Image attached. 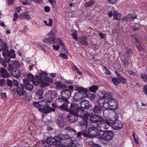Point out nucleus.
<instances>
[{
    "label": "nucleus",
    "instance_id": "f257e3e1",
    "mask_svg": "<svg viewBox=\"0 0 147 147\" xmlns=\"http://www.w3.org/2000/svg\"><path fill=\"white\" fill-rule=\"evenodd\" d=\"M76 90L78 92L75 93L74 97L76 98L77 96H78V99L79 100L87 97L90 100L92 101L95 98L96 95L94 94L90 93L87 94L89 92V90L87 88L77 87L76 88Z\"/></svg>",
    "mask_w": 147,
    "mask_h": 147
},
{
    "label": "nucleus",
    "instance_id": "f03ea898",
    "mask_svg": "<svg viewBox=\"0 0 147 147\" xmlns=\"http://www.w3.org/2000/svg\"><path fill=\"white\" fill-rule=\"evenodd\" d=\"M103 97L107 98V108L109 107L111 110H117L118 108V103L117 101L112 96L111 92H105Z\"/></svg>",
    "mask_w": 147,
    "mask_h": 147
},
{
    "label": "nucleus",
    "instance_id": "7ed1b4c3",
    "mask_svg": "<svg viewBox=\"0 0 147 147\" xmlns=\"http://www.w3.org/2000/svg\"><path fill=\"white\" fill-rule=\"evenodd\" d=\"M97 127L92 125H89L88 130L85 131L83 132V135L84 136L89 138H96L97 136H98L100 135L98 132Z\"/></svg>",
    "mask_w": 147,
    "mask_h": 147
},
{
    "label": "nucleus",
    "instance_id": "20e7f679",
    "mask_svg": "<svg viewBox=\"0 0 147 147\" xmlns=\"http://www.w3.org/2000/svg\"><path fill=\"white\" fill-rule=\"evenodd\" d=\"M113 115L110 118V121H113V123L112 127L115 130H118L121 129L123 126V123L121 121L118 120L119 117L118 113L115 111L113 112Z\"/></svg>",
    "mask_w": 147,
    "mask_h": 147
},
{
    "label": "nucleus",
    "instance_id": "39448f33",
    "mask_svg": "<svg viewBox=\"0 0 147 147\" xmlns=\"http://www.w3.org/2000/svg\"><path fill=\"white\" fill-rule=\"evenodd\" d=\"M78 96L76 98L74 97V105L76 109L80 108L83 109H88L90 107L89 102L88 100H85L81 101L82 99H78Z\"/></svg>",
    "mask_w": 147,
    "mask_h": 147
},
{
    "label": "nucleus",
    "instance_id": "423d86ee",
    "mask_svg": "<svg viewBox=\"0 0 147 147\" xmlns=\"http://www.w3.org/2000/svg\"><path fill=\"white\" fill-rule=\"evenodd\" d=\"M69 137L67 134H60L59 136H55V139L57 140V142L64 144L65 146H63L60 144L59 146L60 147H72V146L68 144L67 143V141H70L69 139Z\"/></svg>",
    "mask_w": 147,
    "mask_h": 147
},
{
    "label": "nucleus",
    "instance_id": "0eeeda50",
    "mask_svg": "<svg viewBox=\"0 0 147 147\" xmlns=\"http://www.w3.org/2000/svg\"><path fill=\"white\" fill-rule=\"evenodd\" d=\"M84 110L82 109L78 108L76 109L74 105V121L78 119V117L83 119H86L88 121L89 115L88 113H85Z\"/></svg>",
    "mask_w": 147,
    "mask_h": 147
},
{
    "label": "nucleus",
    "instance_id": "6e6552de",
    "mask_svg": "<svg viewBox=\"0 0 147 147\" xmlns=\"http://www.w3.org/2000/svg\"><path fill=\"white\" fill-rule=\"evenodd\" d=\"M27 78L28 80L31 82L34 85L36 86L42 81L40 77L36 76L34 78L33 75L31 74H29L28 75Z\"/></svg>",
    "mask_w": 147,
    "mask_h": 147
},
{
    "label": "nucleus",
    "instance_id": "1a4fd4ad",
    "mask_svg": "<svg viewBox=\"0 0 147 147\" xmlns=\"http://www.w3.org/2000/svg\"><path fill=\"white\" fill-rule=\"evenodd\" d=\"M48 38H45L43 40L44 43H49L51 44H59L61 42L59 38L54 36H49Z\"/></svg>",
    "mask_w": 147,
    "mask_h": 147
},
{
    "label": "nucleus",
    "instance_id": "9d476101",
    "mask_svg": "<svg viewBox=\"0 0 147 147\" xmlns=\"http://www.w3.org/2000/svg\"><path fill=\"white\" fill-rule=\"evenodd\" d=\"M90 119V122L93 123L99 124L104 121V119L102 116L96 114L91 115Z\"/></svg>",
    "mask_w": 147,
    "mask_h": 147
},
{
    "label": "nucleus",
    "instance_id": "9b49d317",
    "mask_svg": "<svg viewBox=\"0 0 147 147\" xmlns=\"http://www.w3.org/2000/svg\"><path fill=\"white\" fill-rule=\"evenodd\" d=\"M106 92L103 91L102 94L103 95L102 96H100L101 98L98 99L97 100V103L98 106L102 107L106 109L107 108V98L103 97L104 94Z\"/></svg>",
    "mask_w": 147,
    "mask_h": 147
},
{
    "label": "nucleus",
    "instance_id": "f8f14e48",
    "mask_svg": "<svg viewBox=\"0 0 147 147\" xmlns=\"http://www.w3.org/2000/svg\"><path fill=\"white\" fill-rule=\"evenodd\" d=\"M88 124V121L84 119H82L78 124L80 129L82 131V135L83 132H84L87 130Z\"/></svg>",
    "mask_w": 147,
    "mask_h": 147
},
{
    "label": "nucleus",
    "instance_id": "ddd939ff",
    "mask_svg": "<svg viewBox=\"0 0 147 147\" xmlns=\"http://www.w3.org/2000/svg\"><path fill=\"white\" fill-rule=\"evenodd\" d=\"M113 132L111 131H106L102 134V137L101 139L104 140H111L113 137Z\"/></svg>",
    "mask_w": 147,
    "mask_h": 147
},
{
    "label": "nucleus",
    "instance_id": "4468645a",
    "mask_svg": "<svg viewBox=\"0 0 147 147\" xmlns=\"http://www.w3.org/2000/svg\"><path fill=\"white\" fill-rule=\"evenodd\" d=\"M56 95V92L54 91H49L46 93L45 95V97L47 102L49 103H51L52 99L55 97Z\"/></svg>",
    "mask_w": 147,
    "mask_h": 147
},
{
    "label": "nucleus",
    "instance_id": "2eb2a0df",
    "mask_svg": "<svg viewBox=\"0 0 147 147\" xmlns=\"http://www.w3.org/2000/svg\"><path fill=\"white\" fill-rule=\"evenodd\" d=\"M24 85L25 88L30 91L32 90L33 88V84L31 83V82L28 80L26 78L23 80Z\"/></svg>",
    "mask_w": 147,
    "mask_h": 147
},
{
    "label": "nucleus",
    "instance_id": "dca6fc26",
    "mask_svg": "<svg viewBox=\"0 0 147 147\" xmlns=\"http://www.w3.org/2000/svg\"><path fill=\"white\" fill-rule=\"evenodd\" d=\"M67 104L64 103L61 106L58 107L59 109L61 110H65L66 111L69 112L74 109V104H71L69 109L68 108Z\"/></svg>",
    "mask_w": 147,
    "mask_h": 147
},
{
    "label": "nucleus",
    "instance_id": "f3484780",
    "mask_svg": "<svg viewBox=\"0 0 147 147\" xmlns=\"http://www.w3.org/2000/svg\"><path fill=\"white\" fill-rule=\"evenodd\" d=\"M92 112L96 114H101L104 111L102 108L99 106L94 105V107L92 109Z\"/></svg>",
    "mask_w": 147,
    "mask_h": 147
},
{
    "label": "nucleus",
    "instance_id": "a211bd4d",
    "mask_svg": "<svg viewBox=\"0 0 147 147\" xmlns=\"http://www.w3.org/2000/svg\"><path fill=\"white\" fill-rule=\"evenodd\" d=\"M38 110L40 111L45 114H47L51 111H54L55 109L53 108H51L48 105L47 107H44L43 108H39Z\"/></svg>",
    "mask_w": 147,
    "mask_h": 147
},
{
    "label": "nucleus",
    "instance_id": "6ab92c4d",
    "mask_svg": "<svg viewBox=\"0 0 147 147\" xmlns=\"http://www.w3.org/2000/svg\"><path fill=\"white\" fill-rule=\"evenodd\" d=\"M16 92L20 96H22L24 94L25 91L24 90L23 85L20 84V85L17 87Z\"/></svg>",
    "mask_w": 147,
    "mask_h": 147
},
{
    "label": "nucleus",
    "instance_id": "aec40b11",
    "mask_svg": "<svg viewBox=\"0 0 147 147\" xmlns=\"http://www.w3.org/2000/svg\"><path fill=\"white\" fill-rule=\"evenodd\" d=\"M106 124L103 123H100V124L98 125L97 127V129L98 131L102 132L104 133V132L106 131V130L108 129V125L106 126Z\"/></svg>",
    "mask_w": 147,
    "mask_h": 147
},
{
    "label": "nucleus",
    "instance_id": "412c9836",
    "mask_svg": "<svg viewBox=\"0 0 147 147\" xmlns=\"http://www.w3.org/2000/svg\"><path fill=\"white\" fill-rule=\"evenodd\" d=\"M61 94L62 97L69 98L71 95V92L69 90L66 89L62 90Z\"/></svg>",
    "mask_w": 147,
    "mask_h": 147
},
{
    "label": "nucleus",
    "instance_id": "4be33fe9",
    "mask_svg": "<svg viewBox=\"0 0 147 147\" xmlns=\"http://www.w3.org/2000/svg\"><path fill=\"white\" fill-rule=\"evenodd\" d=\"M55 136L53 138L51 137H49L46 140V143L49 145H52L55 143V142H57V140L55 139Z\"/></svg>",
    "mask_w": 147,
    "mask_h": 147
},
{
    "label": "nucleus",
    "instance_id": "5701e85b",
    "mask_svg": "<svg viewBox=\"0 0 147 147\" xmlns=\"http://www.w3.org/2000/svg\"><path fill=\"white\" fill-rule=\"evenodd\" d=\"M1 72L0 77L3 78H6L9 76V74L7 72L5 69L3 68H1L0 70Z\"/></svg>",
    "mask_w": 147,
    "mask_h": 147
},
{
    "label": "nucleus",
    "instance_id": "b1692460",
    "mask_svg": "<svg viewBox=\"0 0 147 147\" xmlns=\"http://www.w3.org/2000/svg\"><path fill=\"white\" fill-rule=\"evenodd\" d=\"M79 42L83 45L85 46H88L89 44L87 42V39L85 36H82L79 39Z\"/></svg>",
    "mask_w": 147,
    "mask_h": 147
},
{
    "label": "nucleus",
    "instance_id": "393cba45",
    "mask_svg": "<svg viewBox=\"0 0 147 147\" xmlns=\"http://www.w3.org/2000/svg\"><path fill=\"white\" fill-rule=\"evenodd\" d=\"M69 112L67 117V119L70 123H72L74 122V109Z\"/></svg>",
    "mask_w": 147,
    "mask_h": 147
},
{
    "label": "nucleus",
    "instance_id": "a878e982",
    "mask_svg": "<svg viewBox=\"0 0 147 147\" xmlns=\"http://www.w3.org/2000/svg\"><path fill=\"white\" fill-rule=\"evenodd\" d=\"M11 73L12 76L16 78H18L20 75V72L16 69L13 70V71L11 72Z\"/></svg>",
    "mask_w": 147,
    "mask_h": 147
},
{
    "label": "nucleus",
    "instance_id": "bb28decb",
    "mask_svg": "<svg viewBox=\"0 0 147 147\" xmlns=\"http://www.w3.org/2000/svg\"><path fill=\"white\" fill-rule=\"evenodd\" d=\"M7 49V44L3 43L2 40L0 38V51Z\"/></svg>",
    "mask_w": 147,
    "mask_h": 147
},
{
    "label": "nucleus",
    "instance_id": "cd10ccee",
    "mask_svg": "<svg viewBox=\"0 0 147 147\" xmlns=\"http://www.w3.org/2000/svg\"><path fill=\"white\" fill-rule=\"evenodd\" d=\"M55 122L61 128L63 127L66 124V123L63 120H60L57 119L55 120Z\"/></svg>",
    "mask_w": 147,
    "mask_h": 147
},
{
    "label": "nucleus",
    "instance_id": "c85d7f7f",
    "mask_svg": "<svg viewBox=\"0 0 147 147\" xmlns=\"http://www.w3.org/2000/svg\"><path fill=\"white\" fill-rule=\"evenodd\" d=\"M114 15L113 16L114 18L116 20H118L121 19V15L118 13L116 11H113Z\"/></svg>",
    "mask_w": 147,
    "mask_h": 147
},
{
    "label": "nucleus",
    "instance_id": "c756f323",
    "mask_svg": "<svg viewBox=\"0 0 147 147\" xmlns=\"http://www.w3.org/2000/svg\"><path fill=\"white\" fill-rule=\"evenodd\" d=\"M20 16L22 18L24 19L30 20L31 19V17L27 12L21 13Z\"/></svg>",
    "mask_w": 147,
    "mask_h": 147
},
{
    "label": "nucleus",
    "instance_id": "7c9ffc66",
    "mask_svg": "<svg viewBox=\"0 0 147 147\" xmlns=\"http://www.w3.org/2000/svg\"><path fill=\"white\" fill-rule=\"evenodd\" d=\"M43 92V90L42 89L38 90L36 92L37 97L40 99L42 98V94Z\"/></svg>",
    "mask_w": 147,
    "mask_h": 147
},
{
    "label": "nucleus",
    "instance_id": "2f4dec72",
    "mask_svg": "<svg viewBox=\"0 0 147 147\" xmlns=\"http://www.w3.org/2000/svg\"><path fill=\"white\" fill-rule=\"evenodd\" d=\"M13 66L15 69L19 68L21 66V65L18 61H12Z\"/></svg>",
    "mask_w": 147,
    "mask_h": 147
},
{
    "label": "nucleus",
    "instance_id": "473e14b6",
    "mask_svg": "<svg viewBox=\"0 0 147 147\" xmlns=\"http://www.w3.org/2000/svg\"><path fill=\"white\" fill-rule=\"evenodd\" d=\"M74 147H82V145L80 140L79 139L74 140Z\"/></svg>",
    "mask_w": 147,
    "mask_h": 147
},
{
    "label": "nucleus",
    "instance_id": "72a5a7b5",
    "mask_svg": "<svg viewBox=\"0 0 147 147\" xmlns=\"http://www.w3.org/2000/svg\"><path fill=\"white\" fill-rule=\"evenodd\" d=\"M98 89V87L97 86L93 85L91 87H90L88 90L89 91H90V92L95 93Z\"/></svg>",
    "mask_w": 147,
    "mask_h": 147
},
{
    "label": "nucleus",
    "instance_id": "f704fd0d",
    "mask_svg": "<svg viewBox=\"0 0 147 147\" xmlns=\"http://www.w3.org/2000/svg\"><path fill=\"white\" fill-rule=\"evenodd\" d=\"M56 87L57 88H62L63 89L67 88V86L64 84H61V83L58 82L56 83Z\"/></svg>",
    "mask_w": 147,
    "mask_h": 147
},
{
    "label": "nucleus",
    "instance_id": "c9c22d12",
    "mask_svg": "<svg viewBox=\"0 0 147 147\" xmlns=\"http://www.w3.org/2000/svg\"><path fill=\"white\" fill-rule=\"evenodd\" d=\"M39 107H42L43 108L45 107V105H46L47 106H48L49 104L47 102V101L46 102L44 101H39Z\"/></svg>",
    "mask_w": 147,
    "mask_h": 147
},
{
    "label": "nucleus",
    "instance_id": "e433bc0d",
    "mask_svg": "<svg viewBox=\"0 0 147 147\" xmlns=\"http://www.w3.org/2000/svg\"><path fill=\"white\" fill-rule=\"evenodd\" d=\"M9 56L11 58H15L16 55L15 54V51L13 50H11L9 52Z\"/></svg>",
    "mask_w": 147,
    "mask_h": 147
},
{
    "label": "nucleus",
    "instance_id": "4c0bfd02",
    "mask_svg": "<svg viewBox=\"0 0 147 147\" xmlns=\"http://www.w3.org/2000/svg\"><path fill=\"white\" fill-rule=\"evenodd\" d=\"M112 80L113 83L116 86H117L120 83V82L118 79V78H113Z\"/></svg>",
    "mask_w": 147,
    "mask_h": 147
},
{
    "label": "nucleus",
    "instance_id": "58836bf2",
    "mask_svg": "<svg viewBox=\"0 0 147 147\" xmlns=\"http://www.w3.org/2000/svg\"><path fill=\"white\" fill-rule=\"evenodd\" d=\"M95 2L94 1L91 0L89 2L86 3L85 4V6L87 7H90L94 5Z\"/></svg>",
    "mask_w": 147,
    "mask_h": 147
},
{
    "label": "nucleus",
    "instance_id": "ea45409f",
    "mask_svg": "<svg viewBox=\"0 0 147 147\" xmlns=\"http://www.w3.org/2000/svg\"><path fill=\"white\" fill-rule=\"evenodd\" d=\"M121 60L123 61L124 65L125 66L126 65H128L129 64V61L126 59L125 57H124L123 60H122L121 59Z\"/></svg>",
    "mask_w": 147,
    "mask_h": 147
},
{
    "label": "nucleus",
    "instance_id": "a19ab883",
    "mask_svg": "<svg viewBox=\"0 0 147 147\" xmlns=\"http://www.w3.org/2000/svg\"><path fill=\"white\" fill-rule=\"evenodd\" d=\"M118 79L120 82H121L123 84H125L126 81V79L121 76L118 77Z\"/></svg>",
    "mask_w": 147,
    "mask_h": 147
},
{
    "label": "nucleus",
    "instance_id": "79ce46f5",
    "mask_svg": "<svg viewBox=\"0 0 147 147\" xmlns=\"http://www.w3.org/2000/svg\"><path fill=\"white\" fill-rule=\"evenodd\" d=\"M56 30L55 29H53L51 30V31L48 34L47 36H54L53 35H54L55 33H56Z\"/></svg>",
    "mask_w": 147,
    "mask_h": 147
},
{
    "label": "nucleus",
    "instance_id": "37998d69",
    "mask_svg": "<svg viewBox=\"0 0 147 147\" xmlns=\"http://www.w3.org/2000/svg\"><path fill=\"white\" fill-rule=\"evenodd\" d=\"M44 22L47 26H51L52 25L53 21L50 18L49 19V23L48 24L47 21L46 20L44 21Z\"/></svg>",
    "mask_w": 147,
    "mask_h": 147
},
{
    "label": "nucleus",
    "instance_id": "c03bdc74",
    "mask_svg": "<svg viewBox=\"0 0 147 147\" xmlns=\"http://www.w3.org/2000/svg\"><path fill=\"white\" fill-rule=\"evenodd\" d=\"M59 44H60L61 45L62 50L64 51V52L67 53L68 51L66 47H64V45L63 42L61 41Z\"/></svg>",
    "mask_w": 147,
    "mask_h": 147
},
{
    "label": "nucleus",
    "instance_id": "a18cd8bd",
    "mask_svg": "<svg viewBox=\"0 0 147 147\" xmlns=\"http://www.w3.org/2000/svg\"><path fill=\"white\" fill-rule=\"evenodd\" d=\"M111 122H110L108 121L105 120V122L103 123H104L105 124V125L106 126L108 125V128L110 127V126H111L112 127L113 123V121H111Z\"/></svg>",
    "mask_w": 147,
    "mask_h": 147
},
{
    "label": "nucleus",
    "instance_id": "49530a36",
    "mask_svg": "<svg viewBox=\"0 0 147 147\" xmlns=\"http://www.w3.org/2000/svg\"><path fill=\"white\" fill-rule=\"evenodd\" d=\"M128 16H129V17L130 18L134 20L136 18L137 15L135 13H133L131 14H128Z\"/></svg>",
    "mask_w": 147,
    "mask_h": 147
},
{
    "label": "nucleus",
    "instance_id": "de8ad7c7",
    "mask_svg": "<svg viewBox=\"0 0 147 147\" xmlns=\"http://www.w3.org/2000/svg\"><path fill=\"white\" fill-rule=\"evenodd\" d=\"M141 77L143 81L147 82V76L146 74L142 75L141 76Z\"/></svg>",
    "mask_w": 147,
    "mask_h": 147
},
{
    "label": "nucleus",
    "instance_id": "09e8293b",
    "mask_svg": "<svg viewBox=\"0 0 147 147\" xmlns=\"http://www.w3.org/2000/svg\"><path fill=\"white\" fill-rule=\"evenodd\" d=\"M3 55L4 57L6 56L9 55V51L7 50V49H6L3 50Z\"/></svg>",
    "mask_w": 147,
    "mask_h": 147
},
{
    "label": "nucleus",
    "instance_id": "8fccbe9b",
    "mask_svg": "<svg viewBox=\"0 0 147 147\" xmlns=\"http://www.w3.org/2000/svg\"><path fill=\"white\" fill-rule=\"evenodd\" d=\"M133 52L132 51L130 48L127 49L126 54L128 55L131 56Z\"/></svg>",
    "mask_w": 147,
    "mask_h": 147
},
{
    "label": "nucleus",
    "instance_id": "3c124183",
    "mask_svg": "<svg viewBox=\"0 0 147 147\" xmlns=\"http://www.w3.org/2000/svg\"><path fill=\"white\" fill-rule=\"evenodd\" d=\"M117 1L118 0H107L108 3L110 4H115Z\"/></svg>",
    "mask_w": 147,
    "mask_h": 147
},
{
    "label": "nucleus",
    "instance_id": "603ef678",
    "mask_svg": "<svg viewBox=\"0 0 147 147\" xmlns=\"http://www.w3.org/2000/svg\"><path fill=\"white\" fill-rule=\"evenodd\" d=\"M132 136L136 143L137 144H138L139 143L138 140V139H136L135 137V132H132Z\"/></svg>",
    "mask_w": 147,
    "mask_h": 147
},
{
    "label": "nucleus",
    "instance_id": "864d4df0",
    "mask_svg": "<svg viewBox=\"0 0 147 147\" xmlns=\"http://www.w3.org/2000/svg\"><path fill=\"white\" fill-rule=\"evenodd\" d=\"M59 56L64 59H68V56L65 53H61L59 55Z\"/></svg>",
    "mask_w": 147,
    "mask_h": 147
},
{
    "label": "nucleus",
    "instance_id": "5fc2aeb1",
    "mask_svg": "<svg viewBox=\"0 0 147 147\" xmlns=\"http://www.w3.org/2000/svg\"><path fill=\"white\" fill-rule=\"evenodd\" d=\"M0 64L4 67H6L7 64L2 59L0 61Z\"/></svg>",
    "mask_w": 147,
    "mask_h": 147
},
{
    "label": "nucleus",
    "instance_id": "6e6d98bb",
    "mask_svg": "<svg viewBox=\"0 0 147 147\" xmlns=\"http://www.w3.org/2000/svg\"><path fill=\"white\" fill-rule=\"evenodd\" d=\"M74 70L76 71L78 74H79L81 75L82 74V73L79 70V69L74 65Z\"/></svg>",
    "mask_w": 147,
    "mask_h": 147
},
{
    "label": "nucleus",
    "instance_id": "4d7b16f0",
    "mask_svg": "<svg viewBox=\"0 0 147 147\" xmlns=\"http://www.w3.org/2000/svg\"><path fill=\"white\" fill-rule=\"evenodd\" d=\"M10 58H11L10 56H6L4 57V61L7 63H8L10 61Z\"/></svg>",
    "mask_w": 147,
    "mask_h": 147
},
{
    "label": "nucleus",
    "instance_id": "13d9d810",
    "mask_svg": "<svg viewBox=\"0 0 147 147\" xmlns=\"http://www.w3.org/2000/svg\"><path fill=\"white\" fill-rule=\"evenodd\" d=\"M49 2L51 3L53 7H54L55 4V0H48Z\"/></svg>",
    "mask_w": 147,
    "mask_h": 147
},
{
    "label": "nucleus",
    "instance_id": "bf43d9fd",
    "mask_svg": "<svg viewBox=\"0 0 147 147\" xmlns=\"http://www.w3.org/2000/svg\"><path fill=\"white\" fill-rule=\"evenodd\" d=\"M7 85L8 86L11 87L13 85V82L11 80H7Z\"/></svg>",
    "mask_w": 147,
    "mask_h": 147
},
{
    "label": "nucleus",
    "instance_id": "052dcab7",
    "mask_svg": "<svg viewBox=\"0 0 147 147\" xmlns=\"http://www.w3.org/2000/svg\"><path fill=\"white\" fill-rule=\"evenodd\" d=\"M14 67L13 66V64H9V67L8 68V69L9 71H10L11 72L14 69Z\"/></svg>",
    "mask_w": 147,
    "mask_h": 147
},
{
    "label": "nucleus",
    "instance_id": "680f3d73",
    "mask_svg": "<svg viewBox=\"0 0 147 147\" xmlns=\"http://www.w3.org/2000/svg\"><path fill=\"white\" fill-rule=\"evenodd\" d=\"M61 98V100L62 101H64L65 102V103H69V102L67 100V97H62L61 98Z\"/></svg>",
    "mask_w": 147,
    "mask_h": 147
},
{
    "label": "nucleus",
    "instance_id": "e2e57ef3",
    "mask_svg": "<svg viewBox=\"0 0 147 147\" xmlns=\"http://www.w3.org/2000/svg\"><path fill=\"white\" fill-rule=\"evenodd\" d=\"M136 47L140 51H142L143 49V47L140 45V44H136Z\"/></svg>",
    "mask_w": 147,
    "mask_h": 147
},
{
    "label": "nucleus",
    "instance_id": "0e129e2a",
    "mask_svg": "<svg viewBox=\"0 0 147 147\" xmlns=\"http://www.w3.org/2000/svg\"><path fill=\"white\" fill-rule=\"evenodd\" d=\"M42 83V87L43 88H44L47 86H49L50 84L49 83L45 82H43L42 81L40 83Z\"/></svg>",
    "mask_w": 147,
    "mask_h": 147
},
{
    "label": "nucleus",
    "instance_id": "69168bd1",
    "mask_svg": "<svg viewBox=\"0 0 147 147\" xmlns=\"http://www.w3.org/2000/svg\"><path fill=\"white\" fill-rule=\"evenodd\" d=\"M143 91L147 95V85H145L143 88Z\"/></svg>",
    "mask_w": 147,
    "mask_h": 147
},
{
    "label": "nucleus",
    "instance_id": "338daca9",
    "mask_svg": "<svg viewBox=\"0 0 147 147\" xmlns=\"http://www.w3.org/2000/svg\"><path fill=\"white\" fill-rule=\"evenodd\" d=\"M114 10H111L108 13V15L109 16V17H111L113 16L114 13H113V11Z\"/></svg>",
    "mask_w": 147,
    "mask_h": 147
},
{
    "label": "nucleus",
    "instance_id": "774afa93",
    "mask_svg": "<svg viewBox=\"0 0 147 147\" xmlns=\"http://www.w3.org/2000/svg\"><path fill=\"white\" fill-rule=\"evenodd\" d=\"M62 102V101L61 100V98H59L57 99L56 101V104L57 105H60V103H61Z\"/></svg>",
    "mask_w": 147,
    "mask_h": 147
}]
</instances>
